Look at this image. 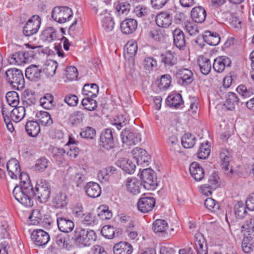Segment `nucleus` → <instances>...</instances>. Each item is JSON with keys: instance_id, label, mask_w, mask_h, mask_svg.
Instances as JSON below:
<instances>
[{"instance_id": "obj_55", "label": "nucleus", "mask_w": 254, "mask_h": 254, "mask_svg": "<svg viewBox=\"0 0 254 254\" xmlns=\"http://www.w3.org/2000/svg\"><path fill=\"white\" fill-rule=\"evenodd\" d=\"M234 209L236 216L238 219L243 218L247 213L246 207L242 202H237L235 205Z\"/></svg>"}, {"instance_id": "obj_34", "label": "nucleus", "mask_w": 254, "mask_h": 254, "mask_svg": "<svg viewBox=\"0 0 254 254\" xmlns=\"http://www.w3.org/2000/svg\"><path fill=\"white\" fill-rule=\"evenodd\" d=\"M131 8L130 3L127 2H118L115 7L116 14L124 17L129 12Z\"/></svg>"}, {"instance_id": "obj_49", "label": "nucleus", "mask_w": 254, "mask_h": 254, "mask_svg": "<svg viewBox=\"0 0 254 254\" xmlns=\"http://www.w3.org/2000/svg\"><path fill=\"white\" fill-rule=\"evenodd\" d=\"M5 98L8 105L11 107H15L19 103V96L18 93L14 91L6 93Z\"/></svg>"}, {"instance_id": "obj_24", "label": "nucleus", "mask_w": 254, "mask_h": 254, "mask_svg": "<svg viewBox=\"0 0 254 254\" xmlns=\"http://www.w3.org/2000/svg\"><path fill=\"white\" fill-rule=\"evenodd\" d=\"M86 193L92 198L99 196L101 193V188L97 183L90 182L88 183L84 188Z\"/></svg>"}, {"instance_id": "obj_30", "label": "nucleus", "mask_w": 254, "mask_h": 254, "mask_svg": "<svg viewBox=\"0 0 254 254\" xmlns=\"http://www.w3.org/2000/svg\"><path fill=\"white\" fill-rule=\"evenodd\" d=\"M117 165L128 174H132L135 170V165L132 161L125 158H122L117 163Z\"/></svg>"}, {"instance_id": "obj_52", "label": "nucleus", "mask_w": 254, "mask_h": 254, "mask_svg": "<svg viewBox=\"0 0 254 254\" xmlns=\"http://www.w3.org/2000/svg\"><path fill=\"white\" fill-rule=\"evenodd\" d=\"M53 98V96L51 94H46L40 100L41 105L45 109H51L54 107Z\"/></svg>"}, {"instance_id": "obj_21", "label": "nucleus", "mask_w": 254, "mask_h": 254, "mask_svg": "<svg viewBox=\"0 0 254 254\" xmlns=\"http://www.w3.org/2000/svg\"><path fill=\"white\" fill-rule=\"evenodd\" d=\"M57 38V31L53 27L45 28L40 34V39L45 42L51 43Z\"/></svg>"}, {"instance_id": "obj_57", "label": "nucleus", "mask_w": 254, "mask_h": 254, "mask_svg": "<svg viewBox=\"0 0 254 254\" xmlns=\"http://www.w3.org/2000/svg\"><path fill=\"white\" fill-rule=\"evenodd\" d=\"M79 218L81 219L82 224L85 225H92L95 222V216L91 212L83 213L82 217Z\"/></svg>"}, {"instance_id": "obj_40", "label": "nucleus", "mask_w": 254, "mask_h": 254, "mask_svg": "<svg viewBox=\"0 0 254 254\" xmlns=\"http://www.w3.org/2000/svg\"><path fill=\"white\" fill-rule=\"evenodd\" d=\"M58 67V63L52 60L47 61L44 65L43 71L48 77L54 76Z\"/></svg>"}, {"instance_id": "obj_28", "label": "nucleus", "mask_w": 254, "mask_h": 254, "mask_svg": "<svg viewBox=\"0 0 254 254\" xmlns=\"http://www.w3.org/2000/svg\"><path fill=\"white\" fill-rule=\"evenodd\" d=\"M172 19V17L169 13L162 12L157 15L155 21L158 26L167 28L171 24Z\"/></svg>"}, {"instance_id": "obj_16", "label": "nucleus", "mask_w": 254, "mask_h": 254, "mask_svg": "<svg viewBox=\"0 0 254 254\" xmlns=\"http://www.w3.org/2000/svg\"><path fill=\"white\" fill-rule=\"evenodd\" d=\"M126 187L127 190L130 193L136 194L140 192L141 184L140 181L136 178H128L126 180Z\"/></svg>"}, {"instance_id": "obj_41", "label": "nucleus", "mask_w": 254, "mask_h": 254, "mask_svg": "<svg viewBox=\"0 0 254 254\" xmlns=\"http://www.w3.org/2000/svg\"><path fill=\"white\" fill-rule=\"evenodd\" d=\"M198 64L202 73L207 75L210 72L211 64L208 59L203 56H200L198 59Z\"/></svg>"}, {"instance_id": "obj_42", "label": "nucleus", "mask_w": 254, "mask_h": 254, "mask_svg": "<svg viewBox=\"0 0 254 254\" xmlns=\"http://www.w3.org/2000/svg\"><path fill=\"white\" fill-rule=\"evenodd\" d=\"M137 51V45L134 41H129L126 45L125 48V55L127 58L134 57Z\"/></svg>"}, {"instance_id": "obj_20", "label": "nucleus", "mask_w": 254, "mask_h": 254, "mask_svg": "<svg viewBox=\"0 0 254 254\" xmlns=\"http://www.w3.org/2000/svg\"><path fill=\"white\" fill-rule=\"evenodd\" d=\"M231 64V61L226 56H221L214 61L213 67L217 72H222L226 67H229Z\"/></svg>"}, {"instance_id": "obj_17", "label": "nucleus", "mask_w": 254, "mask_h": 254, "mask_svg": "<svg viewBox=\"0 0 254 254\" xmlns=\"http://www.w3.org/2000/svg\"><path fill=\"white\" fill-rule=\"evenodd\" d=\"M42 69L39 66L32 64L25 70V76L26 78L31 81H37L39 80L42 76Z\"/></svg>"}, {"instance_id": "obj_64", "label": "nucleus", "mask_w": 254, "mask_h": 254, "mask_svg": "<svg viewBox=\"0 0 254 254\" xmlns=\"http://www.w3.org/2000/svg\"><path fill=\"white\" fill-rule=\"evenodd\" d=\"M171 83V76L169 74H165L161 76L158 86L161 89H166L169 87Z\"/></svg>"}, {"instance_id": "obj_15", "label": "nucleus", "mask_w": 254, "mask_h": 254, "mask_svg": "<svg viewBox=\"0 0 254 254\" xmlns=\"http://www.w3.org/2000/svg\"><path fill=\"white\" fill-rule=\"evenodd\" d=\"M6 168L8 175L12 179H17L21 171L18 161L11 158L6 163Z\"/></svg>"}, {"instance_id": "obj_13", "label": "nucleus", "mask_w": 254, "mask_h": 254, "mask_svg": "<svg viewBox=\"0 0 254 254\" xmlns=\"http://www.w3.org/2000/svg\"><path fill=\"white\" fill-rule=\"evenodd\" d=\"M155 204V200L152 197H142L137 203L139 211L142 213H147L151 211Z\"/></svg>"}, {"instance_id": "obj_36", "label": "nucleus", "mask_w": 254, "mask_h": 254, "mask_svg": "<svg viewBox=\"0 0 254 254\" xmlns=\"http://www.w3.org/2000/svg\"><path fill=\"white\" fill-rule=\"evenodd\" d=\"M26 109L23 106L15 107L10 112V118L15 123L19 122L25 116Z\"/></svg>"}, {"instance_id": "obj_5", "label": "nucleus", "mask_w": 254, "mask_h": 254, "mask_svg": "<svg viewBox=\"0 0 254 254\" xmlns=\"http://www.w3.org/2000/svg\"><path fill=\"white\" fill-rule=\"evenodd\" d=\"M72 15L71 9L67 6H56L52 11V18L59 23H64L69 20Z\"/></svg>"}, {"instance_id": "obj_37", "label": "nucleus", "mask_w": 254, "mask_h": 254, "mask_svg": "<svg viewBox=\"0 0 254 254\" xmlns=\"http://www.w3.org/2000/svg\"><path fill=\"white\" fill-rule=\"evenodd\" d=\"M204 41L211 46L217 45L220 41V37L216 32L206 31L203 36Z\"/></svg>"}, {"instance_id": "obj_44", "label": "nucleus", "mask_w": 254, "mask_h": 254, "mask_svg": "<svg viewBox=\"0 0 254 254\" xmlns=\"http://www.w3.org/2000/svg\"><path fill=\"white\" fill-rule=\"evenodd\" d=\"M182 144L186 148L192 147L196 142V138L190 133H186L181 139Z\"/></svg>"}, {"instance_id": "obj_12", "label": "nucleus", "mask_w": 254, "mask_h": 254, "mask_svg": "<svg viewBox=\"0 0 254 254\" xmlns=\"http://www.w3.org/2000/svg\"><path fill=\"white\" fill-rule=\"evenodd\" d=\"M100 20L104 29L110 32L113 30L115 26V22L111 13L104 10L100 13Z\"/></svg>"}, {"instance_id": "obj_2", "label": "nucleus", "mask_w": 254, "mask_h": 254, "mask_svg": "<svg viewBox=\"0 0 254 254\" xmlns=\"http://www.w3.org/2000/svg\"><path fill=\"white\" fill-rule=\"evenodd\" d=\"M96 235L93 230L76 227L73 239L77 245L89 246L96 240Z\"/></svg>"}, {"instance_id": "obj_8", "label": "nucleus", "mask_w": 254, "mask_h": 254, "mask_svg": "<svg viewBox=\"0 0 254 254\" xmlns=\"http://www.w3.org/2000/svg\"><path fill=\"white\" fill-rule=\"evenodd\" d=\"M140 175L145 189L150 190L152 187L154 188L156 186V178L152 169L150 168L143 169Z\"/></svg>"}, {"instance_id": "obj_31", "label": "nucleus", "mask_w": 254, "mask_h": 254, "mask_svg": "<svg viewBox=\"0 0 254 254\" xmlns=\"http://www.w3.org/2000/svg\"><path fill=\"white\" fill-rule=\"evenodd\" d=\"M206 16L205 9L201 6L194 7L191 11V18L195 22H203L205 19Z\"/></svg>"}, {"instance_id": "obj_62", "label": "nucleus", "mask_w": 254, "mask_h": 254, "mask_svg": "<svg viewBox=\"0 0 254 254\" xmlns=\"http://www.w3.org/2000/svg\"><path fill=\"white\" fill-rule=\"evenodd\" d=\"M204 205L206 207L211 211L216 212L219 209V204L212 198H207L205 199Z\"/></svg>"}, {"instance_id": "obj_9", "label": "nucleus", "mask_w": 254, "mask_h": 254, "mask_svg": "<svg viewBox=\"0 0 254 254\" xmlns=\"http://www.w3.org/2000/svg\"><path fill=\"white\" fill-rule=\"evenodd\" d=\"M132 154L138 165H140L143 167L148 165L150 156L144 149L136 147L132 150Z\"/></svg>"}, {"instance_id": "obj_38", "label": "nucleus", "mask_w": 254, "mask_h": 254, "mask_svg": "<svg viewBox=\"0 0 254 254\" xmlns=\"http://www.w3.org/2000/svg\"><path fill=\"white\" fill-rule=\"evenodd\" d=\"M82 94L87 97H96L99 92V88L95 83L86 84L82 89Z\"/></svg>"}, {"instance_id": "obj_47", "label": "nucleus", "mask_w": 254, "mask_h": 254, "mask_svg": "<svg viewBox=\"0 0 254 254\" xmlns=\"http://www.w3.org/2000/svg\"><path fill=\"white\" fill-rule=\"evenodd\" d=\"M253 240L251 236H245L242 242V249L246 254H250L253 251Z\"/></svg>"}, {"instance_id": "obj_4", "label": "nucleus", "mask_w": 254, "mask_h": 254, "mask_svg": "<svg viewBox=\"0 0 254 254\" xmlns=\"http://www.w3.org/2000/svg\"><path fill=\"white\" fill-rule=\"evenodd\" d=\"M34 191V196L40 203L46 202L50 197L51 193L49 183L44 180L37 181Z\"/></svg>"}, {"instance_id": "obj_54", "label": "nucleus", "mask_w": 254, "mask_h": 254, "mask_svg": "<svg viewBox=\"0 0 254 254\" xmlns=\"http://www.w3.org/2000/svg\"><path fill=\"white\" fill-rule=\"evenodd\" d=\"M91 98L87 97L83 99L81 102L82 106L88 111H93L97 107V102Z\"/></svg>"}, {"instance_id": "obj_58", "label": "nucleus", "mask_w": 254, "mask_h": 254, "mask_svg": "<svg viewBox=\"0 0 254 254\" xmlns=\"http://www.w3.org/2000/svg\"><path fill=\"white\" fill-rule=\"evenodd\" d=\"M143 65L145 70L149 71L157 66V61L152 57H147L143 61Z\"/></svg>"}, {"instance_id": "obj_26", "label": "nucleus", "mask_w": 254, "mask_h": 254, "mask_svg": "<svg viewBox=\"0 0 254 254\" xmlns=\"http://www.w3.org/2000/svg\"><path fill=\"white\" fill-rule=\"evenodd\" d=\"M137 26V21L132 18L124 20L120 26L122 32L126 34L132 33L136 30Z\"/></svg>"}, {"instance_id": "obj_56", "label": "nucleus", "mask_w": 254, "mask_h": 254, "mask_svg": "<svg viewBox=\"0 0 254 254\" xmlns=\"http://www.w3.org/2000/svg\"><path fill=\"white\" fill-rule=\"evenodd\" d=\"M84 118V114L80 111L74 112L69 118V121L72 125H77L81 123Z\"/></svg>"}, {"instance_id": "obj_3", "label": "nucleus", "mask_w": 254, "mask_h": 254, "mask_svg": "<svg viewBox=\"0 0 254 254\" xmlns=\"http://www.w3.org/2000/svg\"><path fill=\"white\" fill-rule=\"evenodd\" d=\"M6 80L14 88L21 90L25 85V80L22 71L17 68H10L5 72Z\"/></svg>"}, {"instance_id": "obj_53", "label": "nucleus", "mask_w": 254, "mask_h": 254, "mask_svg": "<svg viewBox=\"0 0 254 254\" xmlns=\"http://www.w3.org/2000/svg\"><path fill=\"white\" fill-rule=\"evenodd\" d=\"M184 27L186 32L190 35H196L199 33L197 25L194 21H185Z\"/></svg>"}, {"instance_id": "obj_29", "label": "nucleus", "mask_w": 254, "mask_h": 254, "mask_svg": "<svg viewBox=\"0 0 254 254\" xmlns=\"http://www.w3.org/2000/svg\"><path fill=\"white\" fill-rule=\"evenodd\" d=\"M219 157L222 169L231 173L232 169L230 167L229 163L231 160V156L229 151L226 149H222L220 152Z\"/></svg>"}, {"instance_id": "obj_23", "label": "nucleus", "mask_w": 254, "mask_h": 254, "mask_svg": "<svg viewBox=\"0 0 254 254\" xmlns=\"http://www.w3.org/2000/svg\"><path fill=\"white\" fill-rule=\"evenodd\" d=\"M161 62L166 67H172L177 63V58L175 54L171 51H167L161 55Z\"/></svg>"}, {"instance_id": "obj_1", "label": "nucleus", "mask_w": 254, "mask_h": 254, "mask_svg": "<svg viewBox=\"0 0 254 254\" xmlns=\"http://www.w3.org/2000/svg\"><path fill=\"white\" fill-rule=\"evenodd\" d=\"M13 195L17 201L25 206H31L33 204V188L16 186L13 190Z\"/></svg>"}, {"instance_id": "obj_6", "label": "nucleus", "mask_w": 254, "mask_h": 254, "mask_svg": "<svg viewBox=\"0 0 254 254\" xmlns=\"http://www.w3.org/2000/svg\"><path fill=\"white\" fill-rule=\"evenodd\" d=\"M41 23V18L37 15H33L29 19L23 28V33L26 36L36 34Z\"/></svg>"}, {"instance_id": "obj_11", "label": "nucleus", "mask_w": 254, "mask_h": 254, "mask_svg": "<svg viewBox=\"0 0 254 254\" xmlns=\"http://www.w3.org/2000/svg\"><path fill=\"white\" fill-rule=\"evenodd\" d=\"M31 239L38 246L46 245L50 240L49 234L42 229L34 230L31 234Z\"/></svg>"}, {"instance_id": "obj_22", "label": "nucleus", "mask_w": 254, "mask_h": 254, "mask_svg": "<svg viewBox=\"0 0 254 254\" xmlns=\"http://www.w3.org/2000/svg\"><path fill=\"white\" fill-rule=\"evenodd\" d=\"M190 172L192 177L196 181H200L204 178V169L197 162H194L190 164Z\"/></svg>"}, {"instance_id": "obj_46", "label": "nucleus", "mask_w": 254, "mask_h": 254, "mask_svg": "<svg viewBox=\"0 0 254 254\" xmlns=\"http://www.w3.org/2000/svg\"><path fill=\"white\" fill-rule=\"evenodd\" d=\"M66 195L64 193L56 194L53 200L54 206L57 208H63L66 205Z\"/></svg>"}, {"instance_id": "obj_63", "label": "nucleus", "mask_w": 254, "mask_h": 254, "mask_svg": "<svg viewBox=\"0 0 254 254\" xmlns=\"http://www.w3.org/2000/svg\"><path fill=\"white\" fill-rule=\"evenodd\" d=\"M166 141L171 151H175L179 146L178 139L175 134L169 135L167 138Z\"/></svg>"}, {"instance_id": "obj_7", "label": "nucleus", "mask_w": 254, "mask_h": 254, "mask_svg": "<svg viewBox=\"0 0 254 254\" xmlns=\"http://www.w3.org/2000/svg\"><path fill=\"white\" fill-rule=\"evenodd\" d=\"M113 132L110 128L106 129L103 131L100 138V146L103 150H108L114 147Z\"/></svg>"}, {"instance_id": "obj_10", "label": "nucleus", "mask_w": 254, "mask_h": 254, "mask_svg": "<svg viewBox=\"0 0 254 254\" xmlns=\"http://www.w3.org/2000/svg\"><path fill=\"white\" fill-rule=\"evenodd\" d=\"M121 136L123 143L128 146L135 145L141 141L139 134L126 129L122 131Z\"/></svg>"}, {"instance_id": "obj_27", "label": "nucleus", "mask_w": 254, "mask_h": 254, "mask_svg": "<svg viewBox=\"0 0 254 254\" xmlns=\"http://www.w3.org/2000/svg\"><path fill=\"white\" fill-rule=\"evenodd\" d=\"M28 53L26 52H18L9 57L8 60L10 64H22L28 60Z\"/></svg>"}, {"instance_id": "obj_32", "label": "nucleus", "mask_w": 254, "mask_h": 254, "mask_svg": "<svg viewBox=\"0 0 254 254\" xmlns=\"http://www.w3.org/2000/svg\"><path fill=\"white\" fill-rule=\"evenodd\" d=\"M174 43L179 49H182L186 46V40L184 34L180 29H176L173 32Z\"/></svg>"}, {"instance_id": "obj_18", "label": "nucleus", "mask_w": 254, "mask_h": 254, "mask_svg": "<svg viewBox=\"0 0 254 254\" xmlns=\"http://www.w3.org/2000/svg\"><path fill=\"white\" fill-rule=\"evenodd\" d=\"M57 224L59 230L64 233L71 232L74 227L73 222L64 217H57Z\"/></svg>"}, {"instance_id": "obj_39", "label": "nucleus", "mask_w": 254, "mask_h": 254, "mask_svg": "<svg viewBox=\"0 0 254 254\" xmlns=\"http://www.w3.org/2000/svg\"><path fill=\"white\" fill-rule=\"evenodd\" d=\"M25 127L27 134L32 137L36 136L40 131V126L36 121H30L27 122Z\"/></svg>"}, {"instance_id": "obj_60", "label": "nucleus", "mask_w": 254, "mask_h": 254, "mask_svg": "<svg viewBox=\"0 0 254 254\" xmlns=\"http://www.w3.org/2000/svg\"><path fill=\"white\" fill-rule=\"evenodd\" d=\"M237 91L245 98L250 97L254 94V90L252 88L248 89L244 85L238 86L237 88Z\"/></svg>"}, {"instance_id": "obj_61", "label": "nucleus", "mask_w": 254, "mask_h": 254, "mask_svg": "<svg viewBox=\"0 0 254 254\" xmlns=\"http://www.w3.org/2000/svg\"><path fill=\"white\" fill-rule=\"evenodd\" d=\"M49 160L45 158L38 159L35 164V169L39 172H43L48 166Z\"/></svg>"}, {"instance_id": "obj_19", "label": "nucleus", "mask_w": 254, "mask_h": 254, "mask_svg": "<svg viewBox=\"0 0 254 254\" xmlns=\"http://www.w3.org/2000/svg\"><path fill=\"white\" fill-rule=\"evenodd\" d=\"M168 226V224L165 220L157 219L153 222L152 228L154 232L158 234L159 237L167 238L168 234L166 230Z\"/></svg>"}, {"instance_id": "obj_48", "label": "nucleus", "mask_w": 254, "mask_h": 254, "mask_svg": "<svg viewBox=\"0 0 254 254\" xmlns=\"http://www.w3.org/2000/svg\"><path fill=\"white\" fill-rule=\"evenodd\" d=\"M68 146H64V148H59L54 146H51L50 150L53 156L56 159H61L65 155L67 150L68 149Z\"/></svg>"}, {"instance_id": "obj_43", "label": "nucleus", "mask_w": 254, "mask_h": 254, "mask_svg": "<svg viewBox=\"0 0 254 254\" xmlns=\"http://www.w3.org/2000/svg\"><path fill=\"white\" fill-rule=\"evenodd\" d=\"M36 116L42 125L44 126H49L53 124L51 115L47 112L40 111L36 113Z\"/></svg>"}, {"instance_id": "obj_25", "label": "nucleus", "mask_w": 254, "mask_h": 254, "mask_svg": "<svg viewBox=\"0 0 254 254\" xmlns=\"http://www.w3.org/2000/svg\"><path fill=\"white\" fill-rule=\"evenodd\" d=\"M239 99L234 92H229L225 95L224 106L229 110L233 111L238 105Z\"/></svg>"}, {"instance_id": "obj_50", "label": "nucleus", "mask_w": 254, "mask_h": 254, "mask_svg": "<svg viewBox=\"0 0 254 254\" xmlns=\"http://www.w3.org/2000/svg\"><path fill=\"white\" fill-rule=\"evenodd\" d=\"M167 101L169 106H173L176 108L182 105L183 102L181 94L179 93L169 96Z\"/></svg>"}, {"instance_id": "obj_14", "label": "nucleus", "mask_w": 254, "mask_h": 254, "mask_svg": "<svg viewBox=\"0 0 254 254\" xmlns=\"http://www.w3.org/2000/svg\"><path fill=\"white\" fill-rule=\"evenodd\" d=\"M176 75L178 78L182 81L183 85L190 84L193 80V73L191 70L186 68H181L177 70Z\"/></svg>"}, {"instance_id": "obj_51", "label": "nucleus", "mask_w": 254, "mask_h": 254, "mask_svg": "<svg viewBox=\"0 0 254 254\" xmlns=\"http://www.w3.org/2000/svg\"><path fill=\"white\" fill-rule=\"evenodd\" d=\"M80 135L82 138L93 139L96 136V131L91 127H86L81 129Z\"/></svg>"}, {"instance_id": "obj_45", "label": "nucleus", "mask_w": 254, "mask_h": 254, "mask_svg": "<svg viewBox=\"0 0 254 254\" xmlns=\"http://www.w3.org/2000/svg\"><path fill=\"white\" fill-rule=\"evenodd\" d=\"M210 153V145L208 141L201 143L197 151L198 157L200 159H206Z\"/></svg>"}, {"instance_id": "obj_35", "label": "nucleus", "mask_w": 254, "mask_h": 254, "mask_svg": "<svg viewBox=\"0 0 254 254\" xmlns=\"http://www.w3.org/2000/svg\"><path fill=\"white\" fill-rule=\"evenodd\" d=\"M194 239L197 254H202L203 252L206 254L207 248L202 234L199 233H196L194 236Z\"/></svg>"}, {"instance_id": "obj_59", "label": "nucleus", "mask_w": 254, "mask_h": 254, "mask_svg": "<svg viewBox=\"0 0 254 254\" xmlns=\"http://www.w3.org/2000/svg\"><path fill=\"white\" fill-rule=\"evenodd\" d=\"M18 178L20 180V186L24 187L33 188L28 175L25 172H20Z\"/></svg>"}, {"instance_id": "obj_33", "label": "nucleus", "mask_w": 254, "mask_h": 254, "mask_svg": "<svg viewBox=\"0 0 254 254\" xmlns=\"http://www.w3.org/2000/svg\"><path fill=\"white\" fill-rule=\"evenodd\" d=\"M113 251L115 254H130L132 251L131 246L125 242H121L116 244Z\"/></svg>"}]
</instances>
